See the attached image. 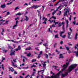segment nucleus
<instances>
[{"instance_id":"c756f323","label":"nucleus","mask_w":78,"mask_h":78,"mask_svg":"<svg viewBox=\"0 0 78 78\" xmlns=\"http://www.w3.org/2000/svg\"><path fill=\"white\" fill-rule=\"evenodd\" d=\"M56 11L54 10V12L52 13V15H54L56 13Z\"/></svg>"},{"instance_id":"f03ea898","label":"nucleus","mask_w":78,"mask_h":78,"mask_svg":"<svg viewBox=\"0 0 78 78\" xmlns=\"http://www.w3.org/2000/svg\"><path fill=\"white\" fill-rule=\"evenodd\" d=\"M64 70H65V69H62V70L59 71L55 75H52V76L50 77L49 76L47 78H54H54H59V75H60V73H62V72H63V71H64Z\"/></svg>"},{"instance_id":"a211bd4d","label":"nucleus","mask_w":78,"mask_h":78,"mask_svg":"<svg viewBox=\"0 0 78 78\" xmlns=\"http://www.w3.org/2000/svg\"><path fill=\"white\" fill-rule=\"evenodd\" d=\"M23 13H20V12H19L16 14V16H20V15H23Z\"/></svg>"},{"instance_id":"ea45409f","label":"nucleus","mask_w":78,"mask_h":78,"mask_svg":"<svg viewBox=\"0 0 78 78\" xmlns=\"http://www.w3.org/2000/svg\"><path fill=\"white\" fill-rule=\"evenodd\" d=\"M11 41L12 42H14V43H17V41H14V40H12Z\"/></svg>"},{"instance_id":"3c124183","label":"nucleus","mask_w":78,"mask_h":78,"mask_svg":"<svg viewBox=\"0 0 78 78\" xmlns=\"http://www.w3.org/2000/svg\"><path fill=\"white\" fill-rule=\"evenodd\" d=\"M9 14H10V13H9V12H8L7 13V15H9Z\"/></svg>"},{"instance_id":"ddd939ff","label":"nucleus","mask_w":78,"mask_h":78,"mask_svg":"<svg viewBox=\"0 0 78 78\" xmlns=\"http://www.w3.org/2000/svg\"><path fill=\"white\" fill-rule=\"evenodd\" d=\"M64 56L62 55V54H60L59 55V58L62 59V58H64Z\"/></svg>"},{"instance_id":"5701e85b","label":"nucleus","mask_w":78,"mask_h":78,"mask_svg":"<svg viewBox=\"0 0 78 78\" xmlns=\"http://www.w3.org/2000/svg\"><path fill=\"white\" fill-rule=\"evenodd\" d=\"M17 27V24H15L14 25V26H13V29H15V27Z\"/></svg>"},{"instance_id":"72a5a7b5","label":"nucleus","mask_w":78,"mask_h":78,"mask_svg":"<svg viewBox=\"0 0 78 78\" xmlns=\"http://www.w3.org/2000/svg\"><path fill=\"white\" fill-rule=\"evenodd\" d=\"M24 6H28V4H27V3H25V4L23 5Z\"/></svg>"},{"instance_id":"9b49d317","label":"nucleus","mask_w":78,"mask_h":78,"mask_svg":"<svg viewBox=\"0 0 78 78\" xmlns=\"http://www.w3.org/2000/svg\"><path fill=\"white\" fill-rule=\"evenodd\" d=\"M68 37L69 39H72V35L70 34V32H68Z\"/></svg>"},{"instance_id":"4468645a","label":"nucleus","mask_w":78,"mask_h":78,"mask_svg":"<svg viewBox=\"0 0 78 78\" xmlns=\"http://www.w3.org/2000/svg\"><path fill=\"white\" fill-rule=\"evenodd\" d=\"M15 52H16V51H13L11 52L10 54V56H12V55H15Z\"/></svg>"},{"instance_id":"4c0bfd02","label":"nucleus","mask_w":78,"mask_h":78,"mask_svg":"<svg viewBox=\"0 0 78 78\" xmlns=\"http://www.w3.org/2000/svg\"><path fill=\"white\" fill-rule=\"evenodd\" d=\"M41 58V55H39L38 56L37 58L38 59H39V58Z\"/></svg>"},{"instance_id":"39448f33","label":"nucleus","mask_w":78,"mask_h":78,"mask_svg":"<svg viewBox=\"0 0 78 78\" xmlns=\"http://www.w3.org/2000/svg\"><path fill=\"white\" fill-rule=\"evenodd\" d=\"M41 5H33L32 6L30 7V8H34V9H37V8H38L39 7H41Z\"/></svg>"},{"instance_id":"052dcab7","label":"nucleus","mask_w":78,"mask_h":78,"mask_svg":"<svg viewBox=\"0 0 78 78\" xmlns=\"http://www.w3.org/2000/svg\"><path fill=\"white\" fill-rule=\"evenodd\" d=\"M13 61L14 62H16V59H14Z\"/></svg>"},{"instance_id":"09e8293b","label":"nucleus","mask_w":78,"mask_h":78,"mask_svg":"<svg viewBox=\"0 0 78 78\" xmlns=\"http://www.w3.org/2000/svg\"><path fill=\"white\" fill-rule=\"evenodd\" d=\"M28 76H29V77H30V75H28L25 77V78H28Z\"/></svg>"},{"instance_id":"2f4dec72","label":"nucleus","mask_w":78,"mask_h":78,"mask_svg":"<svg viewBox=\"0 0 78 78\" xmlns=\"http://www.w3.org/2000/svg\"><path fill=\"white\" fill-rule=\"evenodd\" d=\"M62 29L63 30V31H64V30H65V28L64 27V26H63V27H62Z\"/></svg>"},{"instance_id":"f3484780","label":"nucleus","mask_w":78,"mask_h":78,"mask_svg":"<svg viewBox=\"0 0 78 78\" xmlns=\"http://www.w3.org/2000/svg\"><path fill=\"white\" fill-rule=\"evenodd\" d=\"M25 17L26 18V19H25V20H26V21H28V20L29 19V18L27 17V16H25Z\"/></svg>"},{"instance_id":"1a4fd4ad","label":"nucleus","mask_w":78,"mask_h":78,"mask_svg":"<svg viewBox=\"0 0 78 78\" xmlns=\"http://www.w3.org/2000/svg\"><path fill=\"white\" fill-rule=\"evenodd\" d=\"M6 4H2L1 5V8L2 9L5 8H6Z\"/></svg>"},{"instance_id":"a19ab883","label":"nucleus","mask_w":78,"mask_h":78,"mask_svg":"<svg viewBox=\"0 0 78 78\" xmlns=\"http://www.w3.org/2000/svg\"><path fill=\"white\" fill-rule=\"evenodd\" d=\"M60 44H61V45H62L63 44V41H61L60 42Z\"/></svg>"},{"instance_id":"423d86ee","label":"nucleus","mask_w":78,"mask_h":78,"mask_svg":"<svg viewBox=\"0 0 78 78\" xmlns=\"http://www.w3.org/2000/svg\"><path fill=\"white\" fill-rule=\"evenodd\" d=\"M67 12H69V9H67V10L66 11V12L64 13V16H66L67 17H68V15H67Z\"/></svg>"},{"instance_id":"4d7b16f0","label":"nucleus","mask_w":78,"mask_h":78,"mask_svg":"<svg viewBox=\"0 0 78 78\" xmlns=\"http://www.w3.org/2000/svg\"><path fill=\"white\" fill-rule=\"evenodd\" d=\"M73 24H74V25H75V23H76V21H74L73 22Z\"/></svg>"},{"instance_id":"2eb2a0df","label":"nucleus","mask_w":78,"mask_h":78,"mask_svg":"<svg viewBox=\"0 0 78 78\" xmlns=\"http://www.w3.org/2000/svg\"><path fill=\"white\" fill-rule=\"evenodd\" d=\"M78 33H76L75 37V40H76V39H77V36H78Z\"/></svg>"},{"instance_id":"8fccbe9b","label":"nucleus","mask_w":78,"mask_h":78,"mask_svg":"<svg viewBox=\"0 0 78 78\" xmlns=\"http://www.w3.org/2000/svg\"><path fill=\"white\" fill-rule=\"evenodd\" d=\"M14 73L15 75H17V73L16 71H14Z\"/></svg>"},{"instance_id":"774afa93","label":"nucleus","mask_w":78,"mask_h":78,"mask_svg":"<svg viewBox=\"0 0 78 78\" xmlns=\"http://www.w3.org/2000/svg\"><path fill=\"white\" fill-rule=\"evenodd\" d=\"M39 77H40L39 75V76H37L36 78H39Z\"/></svg>"},{"instance_id":"e433bc0d","label":"nucleus","mask_w":78,"mask_h":78,"mask_svg":"<svg viewBox=\"0 0 78 78\" xmlns=\"http://www.w3.org/2000/svg\"><path fill=\"white\" fill-rule=\"evenodd\" d=\"M66 35H65L63 36H62V38H65V37H66Z\"/></svg>"},{"instance_id":"0eeeda50","label":"nucleus","mask_w":78,"mask_h":78,"mask_svg":"<svg viewBox=\"0 0 78 78\" xmlns=\"http://www.w3.org/2000/svg\"><path fill=\"white\" fill-rule=\"evenodd\" d=\"M21 50V47H20V46L19 45L18 47V48L15 49V51H17L19 50Z\"/></svg>"},{"instance_id":"58836bf2","label":"nucleus","mask_w":78,"mask_h":78,"mask_svg":"<svg viewBox=\"0 0 78 78\" xmlns=\"http://www.w3.org/2000/svg\"><path fill=\"white\" fill-rule=\"evenodd\" d=\"M58 23H59V22H55V25H58Z\"/></svg>"},{"instance_id":"bf43d9fd","label":"nucleus","mask_w":78,"mask_h":78,"mask_svg":"<svg viewBox=\"0 0 78 78\" xmlns=\"http://www.w3.org/2000/svg\"><path fill=\"white\" fill-rule=\"evenodd\" d=\"M59 3V2H57L56 3V4L55 5H54V6H56V5H58V4Z\"/></svg>"},{"instance_id":"338daca9","label":"nucleus","mask_w":78,"mask_h":78,"mask_svg":"<svg viewBox=\"0 0 78 78\" xmlns=\"http://www.w3.org/2000/svg\"><path fill=\"white\" fill-rule=\"evenodd\" d=\"M44 7H45V5L42 6V8H43V9H44Z\"/></svg>"},{"instance_id":"680f3d73","label":"nucleus","mask_w":78,"mask_h":78,"mask_svg":"<svg viewBox=\"0 0 78 78\" xmlns=\"http://www.w3.org/2000/svg\"><path fill=\"white\" fill-rule=\"evenodd\" d=\"M19 19V18L18 17L15 18V20L16 21L17 20V19Z\"/></svg>"},{"instance_id":"13d9d810","label":"nucleus","mask_w":78,"mask_h":78,"mask_svg":"<svg viewBox=\"0 0 78 78\" xmlns=\"http://www.w3.org/2000/svg\"><path fill=\"white\" fill-rule=\"evenodd\" d=\"M78 69H75V72L76 73V71H77V70H78Z\"/></svg>"},{"instance_id":"6e6552de","label":"nucleus","mask_w":78,"mask_h":78,"mask_svg":"<svg viewBox=\"0 0 78 78\" xmlns=\"http://www.w3.org/2000/svg\"><path fill=\"white\" fill-rule=\"evenodd\" d=\"M9 69L12 72H13L14 71V69L12 67H9Z\"/></svg>"},{"instance_id":"f257e3e1","label":"nucleus","mask_w":78,"mask_h":78,"mask_svg":"<svg viewBox=\"0 0 78 78\" xmlns=\"http://www.w3.org/2000/svg\"><path fill=\"white\" fill-rule=\"evenodd\" d=\"M77 66H78V65L76 64L71 65L69 67V71L68 72L65 73V74H62V78L65 77V76L67 75L70 72H72V70H73V69H75V67H76Z\"/></svg>"},{"instance_id":"69168bd1","label":"nucleus","mask_w":78,"mask_h":78,"mask_svg":"<svg viewBox=\"0 0 78 78\" xmlns=\"http://www.w3.org/2000/svg\"><path fill=\"white\" fill-rule=\"evenodd\" d=\"M2 32H3L5 31V29H4L2 28Z\"/></svg>"},{"instance_id":"6e6d98bb","label":"nucleus","mask_w":78,"mask_h":78,"mask_svg":"<svg viewBox=\"0 0 78 78\" xmlns=\"http://www.w3.org/2000/svg\"><path fill=\"white\" fill-rule=\"evenodd\" d=\"M52 67H55V68H57V67H58V66H53Z\"/></svg>"},{"instance_id":"de8ad7c7","label":"nucleus","mask_w":78,"mask_h":78,"mask_svg":"<svg viewBox=\"0 0 78 78\" xmlns=\"http://www.w3.org/2000/svg\"><path fill=\"white\" fill-rule=\"evenodd\" d=\"M53 22L54 23H56V21H55V20H52L51 21V22Z\"/></svg>"},{"instance_id":"c9c22d12","label":"nucleus","mask_w":78,"mask_h":78,"mask_svg":"<svg viewBox=\"0 0 78 78\" xmlns=\"http://www.w3.org/2000/svg\"><path fill=\"white\" fill-rule=\"evenodd\" d=\"M5 20H3V19L1 20H0V22H5Z\"/></svg>"},{"instance_id":"473e14b6","label":"nucleus","mask_w":78,"mask_h":78,"mask_svg":"<svg viewBox=\"0 0 78 78\" xmlns=\"http://www.w3.org/2000/svg\"><path fill=\"white\" fill-rule=\"evenodd\" d=\"M57 45V43H55L54 44V48H56V45Z\"/></svg>"},{"instance_id":"393cba45","label":"nucleus","mask_w":78,"mask_h":78,"mask_svg":"<svg viewBox=\"0 0 78 78\" xmlns=\"http://www.w3.org/2000/svg\"><path fill=\"white\" fill-rule=\"evenodd\" d=\"M65 31H66V30H63V31L61 32L60 33H61V34H62L64 33H65Z\"/></svg>"},{"instance_id":"bb28decb","label":"nucleus","mask_w":78,"mask_h":78,"mask_svg":"<svg viewBox=\"0 0 78 78\" xmlns=\"http://www.w3.org/2000/svg\"><path fill=\"white\" fill-rule=\"evenodd\" d=\"M76 57H78V51H77L76 52Z\"/></svg>"},{"instance_id":"aec40b11","label":"nucleus","mask_w":78,"mask_h":78,"mask_svg":"<svg viewBox=\"0 0 78 78\" xmlns=\"http://www.w3.org/2000/svg\"><path fill=\"white\" fill-rule=\"evenodd\" d=\"M58 26L59 27H60L62 26V24L61 23H59L58 24Z\"/></svg>"},{"instance_id":"7ed1b4c3","label":"nucleus","mask_w":78,"mask_h":78,"mask_svg":"<svg viewBox=\"0 0 78 78\" xmlns=\"http://www.w3.org/2000/svg\"><path fill=\"white\" fill-rule=\"evenodd\" d=\"M44 70H45V69L43 70H41L40 71H38V74H39V72H43L42 73V75H39L40 78H44V74H43V73L44 72Z\"/></svg>"},{"instance_id":"e2e57ef3","label":"nucleus","mask_w":78,"mask_h":78,"mask_svg":"<svg viewBox=\"0 0 78 78\" xmlns=\"http://www.w3.org/2000/svg\"><path fill=\"white\" fill-rule=\"evenodd\" d=\"M69 30L71 32L72 31V29L71 28H69Z\"/></svg>"},{"instance_id":"b1692460","label":"nucleus","mask_w":78,"mask_h":78,"mask_svg":"<svg viewBox=\"0 0 78 78\" xmlns=\"http://www.w3.org/2000/svg\"><path fill=\"white\" fill-rule=\"evenodd\" d=\"M36 59H34V58L33 59V60H32V62H36Z\"/></svg>"},{"instance_id":"4be33fe9","label":"nucleus","mask_w":78,"mask_h":78,"mask_svg":"<svg viewBox=\"0 0 78 78\" xmlns=\"http://www.w3.org/2000/svg\"><path fill=\"white\" fill-rule=\"evenodd\" d=\"M55 38H57L58 39H59V37H58V34H56L55 35Z\"/></svg>"},{"instance_id":"f704fd0d","label":"nucleus","mask_w":78,"mask_h":78,"mask_svg":"<svg viewBox=\"0 0 78 78\" xmlns=\"http://www.w3.org/2000/svg\"><path fill=\"white\" fill-rule=\"evenodd\" d=\"M17 9H19V7H17L15 9V10L16 11L17 10Z\"/></svg>"},{"instance_id":"20e7f679","label":"nucleus","mask_w":78,"mask_h":78,"mask_svg":"<svg viewBox=\"0 0 78 78\" xmlns=\"http://www.w3.org/2000/svg\"><path fill=\"white\" fill-rule=\"evenodd\" d=\"M66 65L65 64L64 65H63V66H62V65H61L62 67H64L62 69H65V70H64H64H66V68H67V67H68V66H69V62L66 63Z\"/></svg>"},{"instance_id":"f8f14e48","label":"nucleus","mask_w":78,"mask_h":78,"mask_svg":"<svg viewBox=\"0 0 78 78\" xmlns=\"http://www.w3.org/2000/svg\"><path fill=\"white\" fill-rule=\"evenodd\" d=\"M27 56H28V57H33V55H31L30 53H29L28 54H27Z\"/></svg>"},{"instance_id":"c03bdc74","label":"nucleus","mask_w":78,"mask_h":78,"mask_svg":"<svg viewBox=\"0 0 78 78\" xmlns=\"http://www.w3.org/2000/svg\"><path fill=\"white\" fill-rule=\"evenodd\" d=\"M3 51H4L5 53H6L7 52V51H8V50H3Z\"/></svg>"},{"instance_id":"cd10ccee","label":"nucleus","mask_w":78,"mask_h":78,"mask_svg":"<svg viewBox=\"0 0 78 78\" xmlns=\"http://www.w3.org/2000/svg\"><path fill=\"white\" fill-rule=\"evenodd\" d=\"M45 55L46 58H47V59H48V55H47V54H45Z\"/></svg>"},{"instance_id":"dca6fc26","label":"nucleus","mask_w":78,"mask_h":78,"mask_svg":"<svg viewBox=\"0 0 78 78\" xmlns=\"http://www.w3.org/2000/svg\"><path fill=\"white\" fill-rule=\"evenodd\" d=\"M76 47H78V43L76 44H75V49H77L78 50V48Z\"/></svg>"},{"instance_id":"7c9ffc66","label":"nucleus","mask_w":78,"mask_h":78,"mask_svg":"<svg viewBox=\"0 0 78 78\" xmlns=\"http://www.w3.org/2000/svg\"><path fill=\"white\" fill-rule=\"evenodd\" d=\"M61 11H59V13H58L57 14V15H61Z\"/></svg>"},{"instance_id":"6ab92c4d","label":"nucleus","mask_w":78,"mask_h":78,"mask_svg":"<svg viewBox=\"0 0 78 78\" xmlns=\"http://www.w3.org/2000/svg\"><path fill=\"white\" fill-rule=\"evenodd\" d=\"M65 47H66L67 51H69V48L67 47L66 45H65Z\"/></svg>"},{"instance_id":"412c9836","label":"nucleus","mask_w":78,"mask_h":78,"mask_svg":"<svg viewBox=\"0 0 78 78\" xmlns=\"http://www.w3.org/2000/svg\"><path fill=\"white\" fill-rule=\"evenodd\" d=\"M36 67V66L35 65H34L30 67L31 69H33V67Z\"/></svg>"},{"instance_id":"79ce46f5","label":"nucleus","mask_w":78,"mask_h":78,"mask_svg":"<svg viewBox=\"0 0 78 78\" xmlns=\"http://www.w3.org/2000/svg\"><path fill=\"white\" fill-rule=\"evenodd\" d=\"M2 68L3 69V70H4V66H3V64L2 65Z\"/></svg>"},{"instance_id":"a878e982","label":"nucleus","mask_w":78,"mask_h":78,"mask_svg":"<svg viewBox=\"0 0 78 78\" xmlns=\"http://www.w3.org/2000/svg\"><path fill=\"white\" fill-rule=\"evenodd\" d=\"M44 64H43V66H46V64H45V63H47V62H44Z\"/></svg>"},{"instance_id":"37998d69","label":"nucleus","mask_w":78,"mask_h":78,"mask_svg":"<svg viewBox=\"0 0 78 78\" xmlns=\"http://www.w3.org/2000/svg\"><path fill=\"white\" fill-rule=\"evenodd\" d=\"M43 23H44V24H47V22L45 21H44Z\"/></svg>"},{"instance_id":"5fc2aeb1","label":"nucleus","mask_w":78,"mask_h":78,"mask_svg":"<svg viewBox=\"0 0 78 78\" xmlns=\"http://www.w3.org/2000/svg\"><path fill=\"white\" fill-rule=\"evenodd\" d=\"M18 23V20H17L16 21V25H17Z\"/></svg>"},{"instance_id":"a18cd8bd","label":"nucleus","mask_w":78,"mask_h":78,"mask_svg":"<svg viewBox=\"0 0 78 78\" xmlns=\"http://www.w3.org/2000/svg\"><path fill=\"white\" fill-rule=\"evenodd\" d=\"M28 49V50H31V47H29Z\"/></svg>"},{"instance_id":"0e129e2a","label":"nucleus","mask_w":78,"mask_h":78,"mask_svg":"<svg viewBox=\"0 0 78 78\" xmlns=\"http://www.w3.org/2000/svg\"><path fill=\"white\" fill-rule=\"evenodd\" d=\"M47 43H46L45 44H44V46H47Z\"/></svg>"},{"instance_id":"864d4df0","label":"nucleus","mask_w":78,"mask_h":78,"mask_svg":"<svg viewBox=\"0 0 78 78\" xmlns=\"http://www.w3.org/2000/svg\"><path fill=\"white\" fill-rule=\"evenodd\" d=\"M9 48H10V49H11V48L12 49H13V48H12V47H11V46H9Z\"/></svg>"},{"instance_id":"c85d7f7f","label":"nucleus","mask_w":78,"mask_h":78,"mask_svg":"<svg viewBox=\"0 0 78 78\" xmlns=\"http://www.w3.org/2000/svg\"><path fill=\"white\" fill-rule=\"evenodd\" d=\"M35 73H36L35 72H33L32 74L31 75V76H34Z\"/></svg>"},{"instance_id":"49530a36","label":"nucleus","mask_w":78,"mask_h":78,"mask_svg":"<svg viewBox=\"0 0 78 78\" xmlns=\"http://www.w3.org/2000/svg\"><path fill=\"white\" fill-rule=\"evenodd\" d=\"M42 51H40V54L39 55H42Z\"/></svg>"},{"instance_id":"9d476101","label":"nucleus","mask_w":78,"mask_h":78,"mask_svg":"<svg viewBox=\"0 0 78 78\" xmlns=\"http://www.w3.org/2000/svg\"><path fill=\"white\" fill-rule=\"evenodd\" d=\"M66 28H68V26H69V21L68 20H66Z\"/></svg>"},{"instance_id":"603ef678","label":"nucleus","mask_w":78,"mask_h":78,"mask_svg":"<svg viewBox=\"0 0 78 78\" xmlns=\"http://www.w3.org/2000/svg\"><path fill=\"white\" fill-rule=\"evenodd\" d=\"M62 25L63 26H64V22H62Z\"/></svg>"}]
</instances>
